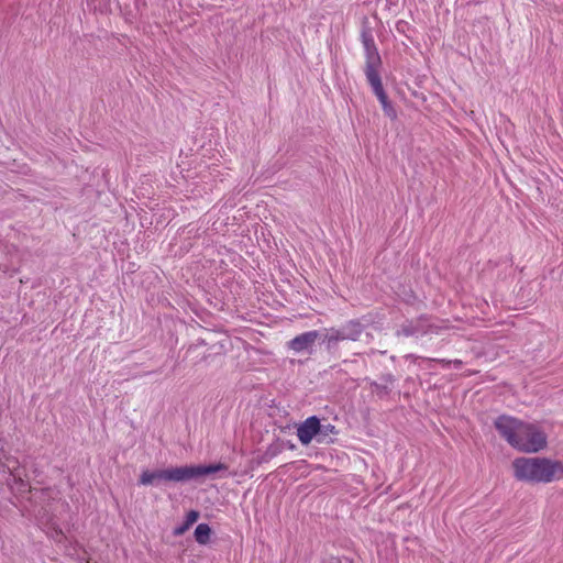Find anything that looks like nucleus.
<instances>
[{
	"label": "nucleus",
	"instance_id": "6ab92c4d",
	"mask_svg": "<svg viewBox=\"0 0 563 563\" xmlns=\"http://www.w3.org/2000/svg\"><path fill=\"white\" fill-rule=\"evenodd\" d=\"M377 353L385 354L386 351L371 350V352H369L371 355H374V354H377Z\"/></svg>",
	"mask_w": 563,
	"mask_h": 563
},
{
	"label": "nucleus",
	"instance_id": "f3484780",
	"mask_svg": "<svg viewBox=\"0 0 563 563\" xmlns=\"http://www.w3.org/2000/svg\"><path fill=\"white\" fill-rule=\"evenodd\" d=\"M279 443L285 444V450H294L295 445L289 440H280L278 439Z\"/></svg>",
	"mask_w": 563,
	"mask_h": 563
},
{
	"label": "nucleus",
	"instance_id": "2eb2a0df",
	"mask_svg": "<svg viewBox=\"0 0 563 563\" xmlns=\"http://www.w3.org/2000/svg\"><path fill=\"white\" fill-rule=\"evenodd\" d=\"M321 429L322 430L320 431V434L318 435V439H317L318 442H322L324 440V438L328 437L329 434L338 433L335 427L331 423H325V424L321 423Z\"/></svg>",
	"mask_w": 563,
	"mask_h": 563
},
{
	"label": "nucleus",
	"instance_id": "4468645a",
	"mask_svg": "<svg viewBox=\"0 0 563 563\" xmlns=\"http://www.w3.org/2000/svg\"><path fill=\"white\" fill-rule=\"evenodd\" d=\"M406 358L407 360H411L413 362H417L418 360L422 361V362H426L429 364V368H431L430 364L432 363H439L441 364L443 367H449L451 365V360H445V358H431V357H422V356H419V355H416V354H407L406 355Z\"/></svg>",
	"mask_w": 563,
	"mask_h": 563
},
{
	"label": "nucleus",
	"instance_id": "1a4fd4ad",
	"mask_svg": "<svg viewBox=\"0 0 563 563\" xmlns=\"http://www.w3.org/2000/svg\"><path fill=\"white\" fill-rule=\"evenodd\" d=\"M369 86L372 87V90L374 95L377 97L382 109L384 111V114L388 117L390 120L397 119V111L394 107V104L389 101L388 96L384 89L382 78H376L372 80H367Z\"/></svg>",
	"mask_w": 563,
	"mask_h": 563
},
{
	"label": "nucleus",
	"instance_id": "f257e3e1",
	"mask_svg": "<svg viewBox=\"0 0 563 563\" xmlns=\"http://www.w3.org/2000/svg\"><path fill=\"white\" fill-rule=\"evenodd\" d=\"M494 427L509 445L520 452L537 453L548 444L547 434L538 426L508 415L498 416Z\"/></svg>",
	"mask_w": 563,
	"mask_h": 563
},
{
	"label": "nucleus",
	"instance_id": "ddd939ff",
	"mask_svg": "<svg viewBox=\"0 0 563 563\" xmlns=\"http://www.w3.org/2000/svg\"><path fill=\"white\" fill-rule=\"evenodd\" d=\"M285 451V444L283 443H279L278 439L269 444L265 452L263 453V455L261 456V460L260 462H268L271 461L272 459L276 457L277 455H279L282 452Z\"/></svg>",
	"mask_w": 563,
	"mask_h": 563
},
{
	"label": "nucleus",
	"instance_id": "7ed1b4c3",
	"mask_svg": "<svg viewBox=\"0 0 563 563\" xmlns=\"http://www.w3.org/2000/svg\"><path fill=\"white\" fill-rule=\"evenodd\" d=\"M227 470L228 466L225 464L217 463L209 465H184L152 472L144 471L140 476L139 483L144 486L157 485L159 482L184 483Z\"/></svg>",
	"mask_w": 563,
	"mask_h": 563
},
{
	"label": "nucleus",
	"instance_id": "9b49d317",
	"mask_svg": "<svg viewBox=\"0 0 563 563\" xmlns=\"http://www.w3.org/2000/svg\"><path fill=\"white\" fill-rule=\"evenodd\" d=\"M199 518V512L197 510H190L186 514V518L184 522L177 526L173 533L178 537L184 534Z\"/></svg>",
	"mask_w": 563,
	"mask_h": 563
},
{
	"label": "nucleus",
	"instance_id": "aec40b11",
	"mask_svg": "<svg viewBox=\"0 0 563 563\" xmlns=\"http://www.w3.org/2000/svg\"><path fill=\"white\" fill-rule=\"evenodd\" d=\"M198 345H206L205 340H198L197 343L195 344V346H198Z\"/></svg>",
	"mask_w": 563,
	"mask_h": 563
},
{
	"label": "nucleus",
	"instance_id": "20e7f679",
	"mask_svg": "<svg viewBox=\"0 0 563 563\" xmlns=\"http://www.w3.org/2000/svg\"><path fill=\"white\" fill-rule=\"evenodd\" d=\"M364 329L365 324L362 323L361 320H349L340 327L324 329L322 343L325 345L327 350H333L341 341H358Z\"/></svg>",
	"mask_w": 563,
	"mask_h": 563
},
{
	"label": "nucleus",
	"instance_id": "dca6fc26",
	"mask_svg": "<svg viewBox=\"0 0 563 563\" xmlns=\"http://www.w3.org/2000/svg\"><path fill=\"white\" fill-rule=\"evenodd\" d=\"M329 563H353V560L347 556L331 558Z\"/></svg>",
	"mask_w": 563,
	"mask_h": 563
},
{
	"label": "nucleus",
	"instance_id": "39448f33",
	"mask_svg": "<svg viewBox=\"0 0 563 563\" xmlns=\"http://www.w3.org/2000/svg\"><path fill=\"white\" fill-rule=\"evenodd\" d=\"M361 42L364 48L365 55V68L364 73L367 80L379 78V68L382 66V58L377 46L375 44L374 36L371 30L364 29L361 32Z\"/></svg>",
	"mask_w": 563,
	"mask_h": 563
},
{
	"label": "nucleus",
	"instance_id": "f03ea898",
	"mask_svg": "<svg viewBox=\"0 0 563 563\" xmlns=\"http://www.w3.org/2000/svg\"><path fill=\"white\" fill-rule=\"evenodd\" d=\"M518 481L548 484L563 478V462L548 457H517L512 462Z\"/></svg>",
	"mask_w": 563,
	"mask_h": 563
},
{
	"label": "nucleus",
	"instance_id": "a211bd4d",
	"mask_svg": "<svg viewBox=\"0 0 563 563\" xmlns=\"http://www.w3.org/2000/svg\"><path fill=\"white\" fill-rule=\"evenodd\" d=\"M451 365H453L455 368H461L463 362L461 360H451Z\"/></svg>",
	"mask_w": 563,
	"mask_h": 563
},
{
	"label": "nucleus",
	"instance_id": "412c9836",
	"mask_svg": "<svg viewBox=\"0 0 563 563\" xmlns=\"http://www.w3.org/2000/svg\"><path fill=\"white\" fill-rule=\"evenodd\" d=\"M153 373H154V372H147V373H145V375H151V374H153Z\"/></svg>",
	"mask_w": 563,
	"mask_h": 563
},
{
	"label": "nucleus",
	"instance_id": "423d86ee",
	"mask_svg": "<svg viewBox=\"0 0 563 563\" xmlns=\"http://www.w3.org/2000/svg\"><path fill=\"white\" fill-rule=\"evenodd\" d=\"M443 328L433 323L428 316H420L416 319L406 320L396 331L397 336L422 338L428 334H439Z\"/></svg>",
	"mask_w": 563,
	"mask_h": 563
},
{
	"label": "nucleus",
	"instance_id": "f8f14e48",
	"mask_svg": "<svg viewBox=\"0 0 563 563\" xmlns=\"http://www.w3.org/2000/svg\"><path fill=\"white\" fill-rule=\"evenodd\" d=\"M212 530L208 523H199L194 532L195 540L201 545H206L210 542Z\"/></svg>",
	"mask_w": 563,
	"mask_h": 563
},
{
	"label": "nucleus",
	"instance_id": "9d476101",
	"mask_svg": "<svg viewBox=\"0 0 563 563\" xmlns=\"http://www.w3.org/2000/svg\"><path fill=\"white\" fill-rule=\"evenodd\" d=\"M396 382L395 376L391 373L383 374L379 377V382H372L371 387L373 391L380 398L386 397L391 391L393 385Z\"/></svg>",
	"mask_w": 563,
	"mask_h": 563
},
{
	"label": "nucleus",
	"instance_id": "6e6552de",
	"mask_svg": "<svg viewBox=\"0 0 563 563\" xmlns=\"http://www.w3.org/2000/svg\"><path fill=\"white\" fill-rule=\"evenodd\" d=\"M321 422L317 416L308 417L297 429V437L301 444H309L313 438H318L321 431Z\"/></svg>",
	"mask_w": 563,
	"mask_h": 563
},
{
	"label": "nucleus",
	"instance_id": "0eeeda50",
	"mask_svg": "<svg viewBox=\"0 0 563 563\" xmlns=\"http://www.w3.org/2000/svg\"><path fill=\"white\" fill-rule=\"evenodd\" d=\"M319 338L320 332L318 330H310L291 339L288 342V347L296 353L307 352L311 354L313 345Z\"/></svg>",
	"mask_w": 563,
	"mask_h": 563
}]
</instances>
